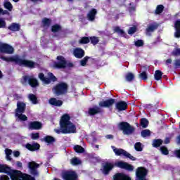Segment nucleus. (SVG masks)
I'll return each mask as SVG.
<instances>
[{"label": "nucleus", "instance_id": "obj_1", "mask_svg": "<svg viewBox=\"0 0 180 180\" xmlns=\"http://www.w3.org/2000/svg\"><path fill=\"white\" fill-rule=\"evenodd\" d=\"M57 134H71L77 132V127L70 121V115L65 114L62 116L60 121V129H55Z\"/></svg>", "mask_w": 180, "mask_h": 180}, {"label": "nucleus", "instance_id": "obj_2", "mask_svg": "<svg viewBox=\"0 0 180 180\" xmlns=\"http://www.w3.org/2000/svg\"><path fill=\"white\" fill-rule=\"evenodd\" d=\"M0 172L8 174L11 180H35L32 176L23 174L19 170H13L5 165H0Z\"/></svg>", "mask_w": 180, "mask_h": 180}, {"label": "nucleus", "instance_id": "obj_3", "mask_svg": "<svg viewBox=\"0 0 180 180\" xmlns=\"http://www.w3.org/2000/svg\"><path fill=\"white\" fill-rule=\"evenodd\" d=\"M4 61H8L10 63H15L18 65H23L24 67H28V68H34L39 65L32 60L20 59L18 56H14L11 57H1Z\"/></svg>", "mask_w": 180, "mask_h": 180}, {"label": "nucleus", "instance_id": "obj_4", "mask_svg": "<svg viewBox=\"0 0 180 180\" xmlns=\"http://www.w3.org/2000/svg\"><path fill=\"white\" fill-rule=\"evenodd\" d=\"M26 109V104L23 102H18L17 103V108L15 110V117L20 120L21 122H25L27 120V117L25 115H23L25 110Z\"/></svg>", "mask_w": 180, "mask_h": 180}, {"label": "nucleus", "instance_id": "obj_5", "mask_svg": "<svg viewBox=\"0 0 180 180\" xmlns=\"http://www.w3.org/2000/svg\"><path fill=\"white\" fill-rule=\"evenodd\" d=\"M21 82L24 85L29 84L32 88L39 86V82H37V79H34L33 77L24 76L21 79Z\"/></svg>", "mask_w": 180, "mask_h": 180}, {"label": "nucleus", "instance_id": "obj_6", "mask_svg": "<svg viewBox=\"0 0 180 180\" xmlns=\"http://www.w3.org/2000/svg\"><path fill=\"white\" fill-rule=\"evenodd\" d=\"M67 65V60L62 56H58L56 58V62L51 65L53 68H65Z\"/></svg>", "mask_w": 180, "mask_h": 180}, {"label": "nucleus", "instance_id": "obj_7", "mask_svg": "<svg viewBox=\"0 0 180 180\" xmlns=\"http://www.w3.org/2000/svg\"><path fill=\"white\" fill-rule=\"evenodd\" d=\"M112 148L116 155H123L124 157H127V158H129L131 161H136V158L126 152V150L120 148H116L115 146H112Z\"/></svg>", "mask_w": 180, "mask_h": 180}, {"label": "nucleus", "instance_id": "obj_8", "mask_svg": "<svg viewBox=\"0 0 180 180\" xmlns=\"http://www.w3.org/2000/svg\"><path fill=\"white\" fill-rule=\"evenodd\" d=\"M148 172L147 169L143 167H138L136 172V180H147L146 176H147Z\"/></svg>", "mask_w": 180, "mask_h": 180}, {"label": "nucleus", "instance_id": "obj_9", "mask_svg": "<svg viewBox=\"0 0 180 180\" xmlns=\"http://www.w3.org/2000/svg\"><path fill=\"white\" fill-rule=\"evenodd\" d=\"M68 86L65 83H60L56 86L53 88V94L56 95H62V94H65L67 92Z\"/></svg>", "mask_w": 180, "mask_h": 180}, {"label": "nucleus", "instance_id": "obj_10", "mask_svg": "<svg viewBox=\"0 0 180 180\" xmlns=\"http://www.w3.org/2000/svg\"><path fill=\"white\" fill-rule=\"evenodd\" d=\"M39 79L43 82L44 85H49L51 81H55L56 80V77L53 75V73H48V78H46L44 76V74L43 73H39Z\"/></svg>", "mask_w": 180, "mask_h": 180}, {"label": "nucleus", "instance_id": "obj_11", "mask_svg": "<svg viewBox=\"0 0 180 180\" xmlns=\"http://www.w3.org/2000/svg\"><path fill=\"white\" fill-rule=\"evenodd\" d=\"M119 128L123 131L124 134H131L134 131V128L131 127L127 122L120 123Z\"/></svg>", "mask_w": 180, "mask_h": 180}, {"label": "nucleus", "instance_id": "obj_12", "mask_svg": "<svg viewBox=\"0 0 180 180\" xmlns=\"http://www.w3.org/2000/svg\"><path fill=\"white\" fill-rule=\"evenodd\" d=\"M0 53H6L7 54H12V53H13V47L6 44L0 42Z\"/></svg>", "mask_w": 180, "mask_h": 180}, {"label": "nucleus", "instance_id": "obj_13", "mask_svg": "<svg viewBox=\"0 0 180 180\" xmlns=\"http://www.w3.org/2000/svg\"><path fill=\"white\" fill-rule=\"evenodd\" d=\"M115 165L122 169H127V171H133L134 169V167L131 165H129V163L123 161L115 162Z\"/></svg>", "mask_w": 180, "mask_h": 180}, {"label": "nucleus", "instance_id": "obj_14", "mask_svg": "<svg viewBox=\"0 0 180 180\" xmlns=\"http://www.w3.org/2000/svg\"><path fill=\"white\" fill-rule=\"evenodd\" d=\"M114 167H115V165H113V163L106 162L104 165H103L101 171L103 174H104V175H108V174H109V172H110V171L113 169Z\"/></svg>", "mask_w": 180, "mask_h": 180}, {"label": "nucleus", "instance_id": "obj_15", "mask_svg": "<svg viewBox=\"0 0 180 180\" xmlns=\"http://www.w3.org/2000/svg\"><path fill=\"white\" fill-rule=\"evenodd\" d=\"M63 178L65 180H76L77 174L74 172H66L63 174Z\"/></svg>", "mask_w": 180, "mask_h": 180}, {"label": "nucleus", "instance_id": "obj_16", "mask_svg": "<svg viewBox=\"0 0 180 180\" xmlns=\"http://www.w3.org/2000/svg\"><path fill=\"white\" fill-rule=\"evenodd\" d=\"M114 180H131L129 175L124 173H118L114 175L113 176Z\"/></svg>", "mask_w": 180, "mask_h": 180}, {"label": "nucleus", "instance_id": "obj_17", "mask_svg": "<svg viewBox=\"0 0 180 180\" xmlns=\"http://www.w3.org/2000/svg\"><path fill=\"white\" fill-rule=\"evenodd\" d=\"M42 126L41 122L37 121L32 122L29 124V129H31V130H40Z\"/></svg>", "mask_w": 180, "mask_h": 180}, {"label": "nucleus", "instance_id": "obj_18", "mask_svg": "<svg viewBox=\"0 0 180 180\" xmlns=\"http://www.w3.org/2000/svg\"><path fill=\"white\" fill-rule=\"evenodd\" d=\"M28 165H29V168L31 169V174L32 175L39 174V173L37 172V170H36L37 168H39V164L34 162H29Z\"/></svg>", "mask_w": 180, "mask_h": 180}, {"label": "nucleus", "instance_id": "obj_19", "mask_svg": "<svg viewBox=\"0 0 180 180\" xmlns=\"http://www.w3.org/2000/svg\"><path fill=\"white\" fill-rule=\"evenodd\" d=\"M115 103V99L110 98L107 101H103L99 103V106L101 108H110V106H112Z\"/></svg>", "mask_w": 180, "mask_h": 180}, {"label": "nucleus", "instance_id": "obj_20", "mask_svg": "<svg viewBox=\"0 0 180 180\" xmlns=\"http://www.w3.org/2000/svg\"><path fill=\"white\" fill-rule=\"evenodd\" d=\"M73 55L76 58H82L85 56V52L79 48H76L73 50Z\"/></svg>", "mask_w": 180, "mask_h": 180}, {"label": "nucleus", "instance_id": "obj_21", "mask_svg": "<svg viewBox=\"0 0 180 180\" xmlns=\"http://www.w3.org/2000/svg\"><path fill=\"white\" fill-rule=\"evenodd\" d=\"M115 108L119 110V112L126 110V109H127V103L124 101H120L115 104Z\"/></svg>", "mask_w": 180, "mask_h": 180}, {"label": "nucleus", "instance_id": "obj_22", "mask_svg": "<svg viewBox=\"0 0 180 180\" xmlns=\"http://www.w3.org/2000/svg\"><path fill=\"white\" fill-rule=\"evenodd\" d=\"M174 37H176L177 39H179L180 37V20H177L174 22Z\"/></svg>", "mask_w": 180, "mask_h": 180}, {"label": "nucleus", "instance_id": "obj_23", "mask_svg": "<svg viewBox=\"0 0 180 180\" xmlns=\"http://www.w3.org/2000/svg\"><path fill=\"white\" fill-rule=\"evenodd\" d=\"M25 147L27 150H30V151H36V150H39L40 148V145H39V143H27Z\"/></svg>", "mask_w": 180, "mask_h": 180}, {"label": "nucleus", "instance_id": "obj_24", "mask_svg": "<svg viewBox=\"0 0 180 180\" xmlns=\"http://www.w3.org/2000/svg\"><path fill=\"white\" fill-rule=\"evenodd\" d=\"M49 103L53 106H61V105H63V101L61 100H57L56 98H52L49 100Z\"/></svg>", "mask_w": 180, "mask_h": 180}, {"label": "nucleus", "instance_id": "obj_25", "mask_svg": "<svg viewBox=\"0 0 180 180\" xmlns=\"http://www.w3.org/2000/svg\"><path fill=\"white\" fill-rule=\"evenodd\" d=\"M4 6L6 9L9 11V12H12V9H13V6L9 2V0H4Z\"/></svg>", "mask_w": 180, "mask_h": 180}, {"label": "nucleus", "instance_id": "obj_26", "mask_svg": "<svg viewBox=\"0 0 180 180\" xmlns=\"http://www.w3.org/2000/svg\"><path fill=\"white\" fill-rule=\"evenodd\" d=\"M95 15H96V10L92 9L87 15L89 20H94L95 19Z\"/></svg>", "mask_w": 180, "mask_h": 180}, {"label": "nucleus", "instance_id": "obj_27", "mask_svg": "<svg viewBox=\"0 0 180 180\" xmlns=\"http://www.w3.org/2000/svg\"><path fill=\"white\" fill-rule=\"evenodd\" d=\"M28 99L33 103V105H36L37 103V97L34 94H29Z\"/></svg>", "mask_w": 180, "mask_h": 180}, {"label": "nucleus", "instance_id": "obj_28", "mask_svg": "<svg viewBox=\"0 0 180 180\" xmlns=\"http://www.w3.org/2000/svg\"><path fill=\"white\" fill-rule=\"evenodd\" d=\"M8 29L13 32H18L20 29V26L19 24H12L8 27Z\"/></svg>", "mask_w": 180, "mask_h": 180}, {"label": "nucleus", "instance_id": "obj_29", "mask_svg": "<svg viewBox=\"0 0 180 180\" xmlns=\"http://www.w3.org/2000/svg\"><path fill=\"white\" fill-rule=\"evenodd\" d=\"M5 154H6V158L8 161H11L12 158L11 155H12V150L11 149H6L5 150Z\"/></svg>", "mask_w": 180, "mask_h": 180}, {"label": "nucleus", "instance_id": "obj_30", "mask_svg": "<svg viewBox=\"0 0 180 180\" xmlns=\"http://www.w3.org/2000/svg\"><path fill=\"white\" fill-rule=\"evenodd\" d=\"M44 141L45 143H47V144H52V143H54L55 139L53 136H47L44 139Z\"/></svg>", "mask_w": 180, "mask_h": 180}, {"label": "nucleus", "instance_id": "obj_31", "mask_svg": "<svg viewBox=\"0 0 180 180\" xmlns=\"http://www.w3.org/2000/svg\"><path fill=\"white\" fill-rule=\"evenodd\" d=\"M150 135H151V131L148 129H144L141 131V136L143 138L150 137Z\"/></svg>", "mask_w": 180, "mask_h": 180}, {"label": "nucleus", "instance_id": "obj_32", "mask_svg": "<svg viewBox=\"0 0 180 180\" xmlns=\"http://www.w3.org/2000/svg\"><path fill=\"white\" fill-rule=\"evenodd\" d=\"M157 27H158V25L157 24L150 25L147 28L148 33H150L151 32H154V30H155V29H157Z\"/></svg>", "mask_w": 180, "mask_h": 180}, {"label": "nucleus", "instance_id": "obj_33", "mask_svg": "<svg viewBox=\"0 0 180 180\" xmlns=\"http://www.w3.org/2000/svg\"><path fill=\"white\" fill-rule=\"evenodd\" d=\"M72 165H79L81 160L77 158H74L70 160Z\"/></svg>", "mask_w": 180, "mask_h": 180}, {"label": "nucleus", "instance_id": "obj_34", "mask_svg": "<svg viewBox=\"0 0 180 180\" xmlns=\"http://www.w3.org/2000/svg\"><path fill=\"white\" fill-rule=\"evenodd\" d=\"M141 126L143 127V129H146L148 126V120L146 118H143L141 120Z\"/></svg>", "mask_w": 180, "mask_h": 180}, {"label": "nucleus", "instance_id": "obj_35", "mask_svg": "<svg viewBox=\"0 0 180 180\" xmlns=\"http://www.w3.org/2000/svg\"><path fill=\"white\" fill-rule=\"evenodd\" d=\"M162 77V73L160 70H157L155 73V79L160 81Z\"/></svg>", "mask_w": 180, "mask_h": 180}, {"label": "nucleus", "instance_id": "obj_36", "mask_svg": "<svg viewBox=\"0 0 180 180\" xmlns=\"http://www.w3.org/2000/svg\"><path fill=\"white\" fill-rule=\"evenodd\" d=\"M74 150L76 153H84V148H82L81 146L79 145H77V146H75L74 147Z\"/></svg>", "mask_w": 180, "mask_h": 180}, {"label": "nucleus", "instance_id": "obj_37", "mask_svg": "<svg viewBox=\"0 0 180 180\" xmlns=\"http://www.w3.org/2000/svg\"><path fill=\"white\" fill-rule=\"evenodd\" d=\"M50 23H51V20H50V19L44 18L42 20V25L44 27L50 26Z\"/></svg>", "mask_w": 180, "mask_h": 180}, {"label": "nucleus", "instance_id": "obj_38", "mask_svg": "<svg viewBox=\"0 0 180 180\" xmlns=\"http://www.w3.org/2000/svg\"><path fill=\"white\" fill-rule=\"evenodd\" d=\"M90 39L88 37H82L79 41V43L80 44H86L88 43H89Z\"/></svg>", "mask_w": 180, "mask_h": 180}, {"label": "nucleus", "instance_id": "obj_39", "mask_svg": "<svg viewBox=\"0 0 180 180\" xmlns=\"http://www.w3.org/2000/svg\"><path fill=\"white\" fill-rule=\"evenodd\" d=\"M99 108L96 107L94 108H90L89 110V115H96V113H98Z\"/></svg>", "mask_w": 180, "mask_h": 180}, {"label": "nucleus", "instance_id": "obj_40", "mask_svg": "<svg viewBox=\"0 0 180 180\" xmlns=\"http://www.w3.org/2000/svg\"><path fill=\"white\" fill-rule=\"evenodd\" d=\"M134 148L136 151H143V146H141V143L138 142L135 143Z\"/></svg>", "mask_w": 180, "mask_h": 180}, {"label": "nucleus", "instance_id": "obj_41", "mask_svg": "<svg viewBox=\"0 0 180 180\" xmlns=\"http://www.w3.org/2000/svg\"><path fill=\"white\" fill-rule=\"evenodd\" d=\"M134 79V75L132 73H128L126 75V80L130 82V81H133Z\"/></svg>", "mask_w": 180, "mask_h": 180}, {"label": "nucleus", "instance_id": "obj_42", "mask_svg": "<svg viewBox=\"0 0 180 180\" xmlns=\"http://www.w3.org/2000/svg\"><path fill=\"white\" fill-rule=\"evenodd\" d=\"M160 144H162V141L160 139L155 140L153 142V147H160Z\"/></svg>", "mask_w": 180, "mask_h": 180}, {"label": "nucleus", "instance_id": "obj_43", "mask_svg": "<svg viewBox=\"0 0 180 180\" xmlns=\"http://www.w3.org/2000/svg\"><path fill=\"white\" fill-rule=\"evenodd\" d=\"M160 151L162 153V154H163V155H168V149L167 148V147L165 146H162L160 148Z\"/></svg>", "mask_w": 180, "mask_h": 180}, {"label": "nucleus", "instance_id": "obj_44", "mask_svg": "<svg viewBox=\"0 0 180 180\" xmlns=\"http://www.w3.org/2000/svg\"><path fill=\"white\" fill-rule=\"evenodd\" d=\"M136 32H137V27L136 26L131 27L128 30V34H134Z\"/></svg>", "mask_w": 180, "mask_h": 180}, {"label": "nucleus", "instance_id": "obj_45", "mask_svg": "<svg viewBox=\"0 0 180 180\" xmlns=\"http://www.w3.org/2000/svg\"><path fill=\"white\" fill-rule=\"evenodd\" d=\"M92 44H98L99 43V39L96 37H92L90 38Z\"/></svg>", "mask_w": 180, "mask_h": 180}, {"label": "nucleus", "instance_id": "obj_46", "mask_svg": "<svg viewBox=\"0 0 180 180\" xmlns=\"http://www.w3.org/2000/svg\"><path fill=\"white\" fill-rule=\"evenodd\" d=\"M114 31L116 32V33H118V34H124V31L122 29H120V27H116L115 29H114Z\"/></svg>", "mask_w": 180, "mask_h": 180}, {"label": "nucleus", "instance_id": "obj_47", "mask_svg": "<svg viewBox=\"0 0 180 180\" xmlns=\"http://www.w3.org/2000/svg\"><path fill=\"white\" fill-rule=\"evenodd\" d=\"M88 60H89V57L86 56L83 60L80 61V64L82 67H85L86 65V63L88 62Z\"/></svg>", "mask_w": 180, "mask_h": 180}, {"label": "nucleus", "instance_id": "obj_48", "mask_svg": "<svg viewBox=\"0 0 180 180\" xmlns=\"http://www.w3.org/2000/svg\"><path fill=\"white\" fill-rule=\"evenodd\" d=\"M163 10H164V6L160 5L157 7L155 13H157V15H158V14L161 13V12H162Z\"/></svg>", "mask_w": 180, "mask_h": 180}, {"label": "nucleus", "instance_id": "obj_49", "mask_svg": "<svg viewBox=\"0 0 180 180\" xmlns=\"http://www.w3.org/2000/svg\"><path fill=\"white\" fill-rule=\"evenodd\" d=\"M6 27V22H5V20H4L3 18H0V29H2Z\"/></svg>", "mask_w": 180, "mask_h": 180}, {"label": "nucleus", "instance_id": "obj_50", "mask_svg": "<svg viewBox=\"0 0 180 180\" xmlns=\"http://www.w3.org/2000/svg\"><path fill=\"white\" fill-rule=\"evenodd\" d=\"M128 8L131 13H132V12H134V11H136V7L132 4H129Z\"/></svg>", "mask_w": 180, "mask_h": 180}, {"label": "nucleus", "instance_id": "obj_51", "mask_svg": "<svg viewBox=\"0 0 180 180\" xmlns=\"http://www.w3.org/2000/svg\"><path fill=\"white\" fill-rule=\"evenodd\" d=\"M60 29H61V27H60V25H56L52 27V32H58L59 30H60Z\"/></svg>", "mask_w": 180, "mask_h": 180}, {"label": "nucleus", "instance_id": "obj_52", "mask_svg": "<svg viewBox=\"0 0 180 180\" xmlns=\"http://www.w3.org/2000/svg\"><path fill=\"white\" fill-rule=\"evenodd\" d=\"M39 137H40V134L39 133L31 134V139H32V140H37Z\"/></svg>", "mask_w": 180, "mask_h": 180}, {"label": "nucleus", "instance_id": "obj_53", "mask_svg": "<svg viewBox=\"0 0 180 180\" xmlns=\"http://www.w3.org/2000/svg\"><path fill=\"white\" fill-rule=\"evenodd\" d=\"M143 44H144L143 40H138L135 41V46H136V47H141Z\"/></svg>", "mask_w": 180, "mask_h": 180}, {"label": "nucleus", "instance_id": "obj_54", "mask_svg": "<svg viewBox=\"0 0 180 180\" xmlns=\"http://www.w3.org/2000/svg\"><path fill=\"white\" fill-rule=\"evenodd\" d=\"M173 54L174 56H180V49L176 48L173 51Z\"/></svg>", "mask_w": 180, "mask_h": 180}, {"label": "nucleus", "instance_id": "obj_55", "mask_svg": "<svg viewBox=\"0 0 180 180\" xmlns=\"http://www.w3.org/2000/svg\"><path fill=\"white\" fill-rule=\"evenodd\" d=\"M140 78H141L142 79H147V74L145 72L141 73Z\"/></svg>", "mask_w": 180, "mask_h": 180}, {"label": "nucleus", "instance_id": "obj_56", "mask_svg": "<svg viewBox=\"0 0 180 180\" xmlns=\"http://www.w3.org/2000/svg\"><path fill=\"white\" fill-rule=\"evenodd\" d=\"M8 14L9 13L8 12V11H4L1 8H0V15H8Z\"/></svg>", "mask_w": 180, "mask_h": 180}, {"label": "nucleus", "instance_id": "obj_57", "mask_svg": "<svg viewBox=\"0 0 180 180\" xmlns=\"http://www.w3.org/2000/svg\"><path fill=\"white\" fill-rule=\"evenodd\" d=\"M1 180H9V177H8V176H1L0 178Z\"/></svg>", "mask_w": 180, "mask_h": 180}, {"label": "nucleus", "instance_id": "obj_58", "mask_svg": "<svg viewBox=\"0 0 180 180\" xmlns=\"http://www.w3.org/2000/svg\"><path fill=\"white\" fill-rule=\"evenodd\" d=\"M13 155L14 157H19V155H20V153H19V151H14Z\"/></svg>", "mask_w": 180, "mask_h": 180}, {"label": "nucleus", "instance_id": "obj_59", "mask_svg": "<svg viewBox=\"0 0 180 180\" xmlns=\"http://www.w3.org/2000/svg\"><path fill=\"white\" fill-rule=\"evenodd\" d=\"M175 154L178 158H180V150H176Z\"/></svg>", "mask_w": 180, "mask_h": 180}, {"label": "nucleus", "instance_id": "obj_60", "mask_svg": "<svg viewBox=\"0 0 180 180\" xmlns=\"http://www.w3.org/2000/svg\"><path fill=\"white\" fill-rule=\"evenodd\" d=\"M175 65L176 67H180V60H176Z\"/></svg>", "mask_w": 180, "mask_h": 180}, {"label": "nucleus", "instance_id": "obj_61", "mask_svg": "<svg viewBox=\"0 0 180 180\" xmlns=\"http://www.w3.org/2000/svg\"><path fill=\"white\" fill-rule=\"evenodd\" d=\"M168 143H169V138H166L165 140V144H168Z\"/></svg>", "mask_w": 180, "mask_h": 180}, {"label": "nucleus", "instance_id": "obj_62", "mask_svg": "<svg viewBox=\"0 0 180 180\" xmlns=\"http://www.w3.org/2000/svg\"><path fill=\"white\" fill-rule=\"evenodd\" d=\"M17 165H18V167H22V162H17Z\"/></svg>", "mask_w": 180, "mask_h": 180}, {"label": "nucleus", "instance_id": "obj_63", "mask_svg": "<svg viewBox=\"0 0 180 180\" xmlns=\"http://www.w3.org/2000/svg\"><path fill=\"white\" fill-rule=\"evenodd\" d=\"M105 137L106 139H113V136L112 135H107Z\"/></svg>", "mask_w": 180, "mask_h": 180}, {"label": "nucleus", "instance_id": "obj_64", "mask_svg": "<svg viewBox=\"0 0 180 180\" xmlns=\"http://www.w3.org/2000/svg\"><path fill=\"white\" fill-rule=\"evenodd\" d=\"M177 143L180 144V136L177 137Z\"/></svg>", "mask_w": 180, "mask_h": 180}]
</instances>
